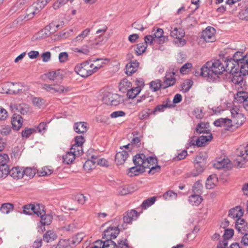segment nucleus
I'll use <instances>...</instances> for the list:
<instances>
[{
	"instance_id": "1",
	"label": "nucleus",
	"mask_w": 248,
	"mask_h": 248,
	"mask_svg": "<svg viewBox=\"0 0 248 248\" xmlns=\"http://www.w3.org/2000/svg\"><path fill=\"white\" fill-rule=\"evenodd\" d=\"M225 71L223 63L219 60H215L210 65L207 62L201 68V75L207 77L208 79L214 81L218 78V76Z\"/></svg>"
},
{
	"instance_id": "2",
	"label": "nucleus",
	"mask_w": 248,
	"mask_h": 248,
	"mask_svg": "<svg viewBox=\"0 0 248 248\" xmlns=\"http://www.w3.org/2000/svg\"><path fill=\"white\" fill-rule=\"evenodd\" d=\"M101 67L102 65H94L93 63H90V61H86L77 64L74 70L81 77L87 78L96 73Z\"/></svg>"
},
{
	"instance_id": "3",
	"label": "nucleus",
	"mask_w": 248,
	"mask_h": 248,
	"mask_svg": "<svg viewBox=\"0 0 248 248\" xmlns=\"http://www.w3.org/2000/svg\"><path fill=\"white\" fill-rule=\"evenodd\" d=\"M135 165L140 167H142L145 169L147 167H149L150 162H155V157L153 156H149L146 157V155L143 154H139L135 155L133 159Z\"/></svg>"
},
{
	"instance_id": "4",
	"label": "nucleus",
	"mask_w": 248,
	"mask_h": 248,
	"mask_svg": "<svg viewBox=\"0 0 248 248\" xmlns=\"http://www.w3.org/2000/svg\"><path fill=\"white\" fill-rule=\"evenodd\" d=\"M43 89L51 93H57L59 94L67 93L71 90L70 87H64L63 85L58 83L53 84H44L43 85Z\"/></svg>"
},
{
	"instance_id": "5",
	"label": "nucleus",
	"mask_w": 248,
	"mask_h": 248,
	"mask_svg": "<svg viewBox=\"0 0 248 248\" xmlns=\"http://www.w3.org/2000/svg\"><path fill=\"white\" fill-rule=\"evenodd\" d=\"M230 112L234 126L238 127L243 124L246 121V117L238 108H232L230 109Z\"/></svg>"
},
{
	"instance_id": "6",
	"label": "nucleus",
	"mask_w": 248,
	"mask_h": 248,
	"mask_svg": "<svg viewBox=\"0 0 248 248\" xmlns=\"http://www.w3.org/2000/svg\"><path fill=\"white\" fill-rule=\"evenodd\" d=\"M240 71L232 74L230 77V81L232 83V86L238 90L242 88L246 84V81L244 80L243 76Z\"/></svg>"
},
{
	"instance_id": "7",
	"label": "nucleus",
	"mask_w": 248,
	"mask_h": 248,
	"mask_svg": "<svg viewBox=\"0 0 248 248\" xmlns=\"http://www.w3.org/2000/svg\"><path fill=\"white\" fill-rule=\"evenodd\" d=\"M170 31V36L177 39V41H179V45L178 46H183L186 44V40L182 39L185 34V32L183 29L181 28L171 27Z\"/></svg>"
},
{
	"instance_id": "8",
	"label": "nucleus",
	"mask_w": 248,
	"mask_h": 248,
	"mask_svg": "<svg viewBox=\"0 0 248 248\" xmlns=\"http://www.w3.org/2000/svg\"><path fill=\"white\" fill-rule=\"evenodd\" d=\"M216 33L214 28L208 26L201 32V38L206 42H213L216 40Z\"/></svg>"
},
{
	"instance_id": "9",
	"label": "nucleus",
	"mask_w": 248,
	"mask_h": 248,
	"mask_svg": "<svg viewBox=\"0 0 248 248\" xmlns=\"http://www.w3.org/2000/svg\"><path fill=\"white\" fill-rule=\"evenodd\" d=\"M223 63L225 71L231 74H234L239 71V63H236L234 60L231 58L226 59Z\"/></svg>"
},
{
	"instance_id": "10",
	"label": "nucleus",
	"mask_w": 248,
	"mask_h": 248,
	"mask_svg": "<svg viewBox=\"0 0 248 248\" xmlns=\"http://www.w3.org/2000/svg\"><path fill=\"white\" fill-rule=\"evenodd\" d=\"M164 31L162 29L154 27L152 30V35L156 43L163 44L168 41V37L164 35Z\"/></svg>"
},
{
	"instance_id": "11",
	"label": "nucleus",
	"mask_w": 248,
	"mask_h": 248,
	"mask_svg": "<svg viewBox=\"0 0 248 248\" xmlns=\"http://www.w3.org/2000/svg\"><path fill=\"white\" fill-rule=\"evenodd\" d=\"M39 10L34 5L33 3L31 5L29 6L26 10V12L24 15L20 16L18 18V20H28L33 18L35 15L38 14L39 12Z\"/></svg>"
},
{
	"instance_id": "12",
	"label": "nucleus",
	"mask_w": 248,
	"mask_h": 248,
	"mask_svg": "<svg viewBox=\"0 0 248 248\" xmlns=\"http://www.w3.org/2000/svg\"><path fill=\"white\" fill-rule=\"evenodd\" d=\"M126 241V239L124 241H121L118 242V245H117L112 240L106 239L103 241H102L103 246H102V248H128V244Z\"/></svg>"
},
{
	"instance_id": "13",
	"label": "nucleus",
	"mask_w": 248,
	"mask_h": 248,
	"mask_svg": "<svg viewBox=\"0 0 248 248\" xmlns=\"http://www.w3.org/2000/svg\"><path fill=\"white\" fill-rule=\"evenodd\" d=\"M248 161V144L244 148H241L238 154V158L235 160L236 165L242 167L244 163Z\"/></svg>"
},
{
	"instance_id": "14",
	"label": "nucleus",
	"mask_w": 248,
	"mask_h": 248,
	"mask_svg": "<svg viewBox=\"0 0 248 248\" xmlns=\"http://www.w3.org/2000/svg\"><path fill=\"white\" fill-rule=\"evenodd\" d=\"M118 95L111 93H106L103 96V101L106 104L111 106H117L119 104Z\"/></svg>"
},
{
	"instance_id": "15",
	"label": "nucleus",
	"mask_w": 248,
	"mask_h": 248,
	"mask_svg": "<svg viewBox=\"0 0 248 248\" xmlns=\"http://www.w3.org/2000/svg\"><path fill=\"white\" fill-rule=\"evenodd\" d=\"M119 233V230L117 227L110 226L106 229L103 234V238L111 240L115 239Z\"/></svg>"
},
{
	"instance_id": "16",
	"label": "nucleus",
	"mask_w": 248,
	"mask_h": 248,
	"mask_svg": "<svg viewBox=\"0 0 248 248\" xmlns=\"http://www.w3.org/2000/svg\"><path fill=\"white\" fill-rule=\"evenodd\" d=\"M234 100L238 103H243V106L247 109L248 107V93L244 91L238 92L234 95Z\"/></svg>"
},
{
	"instance_id": "17",
	"label": "nucleus",
	"mask_w": 248,
	"mask_h": 248,
	"mask_svg": "<svg viewBox=\"0 0 248 248\" xmlns=\"http://www.w3.org/2000/svg\"><path fill=\"white\" fill-rule=\"evenodd\" d=\"M45 75L48 79L58 82H62L63 77V71L60 69L47 72Z\"/></svg>"
},
{
	"instance_id": "18",
	"label": "nucleus",
	"mask_w": 248,
	"mask_h": 248,
	"mask_svg": "<svg viewBox=\"0 0 248 248\" xmlns=\"http://www.w3.org/2000/svg\"><path fill=\"white\" fill-rule=\"evenodd\" d=\"M230 160L225 157L217 158L215 160L213 166L214 168L217 169H229L231 168Z\"/></svg>"
},
{
	"instance_id": "19",
	"label": "nucleus",
	"mask_w": 248,
	"mask_h": 248,
	"mask_svg": "<svg viewBox=\"0 0 248 248\" xmlns=\"http://www.w3.org/2000/svg\"><path fill=\"white\" fill-rule=\"evenodd\" d=\"M81 154L75 150L70 148V151L68 152L64 155H63L62 159L63 162L69 164L72 163L75 159L76 156L80 155Z\"/></svg>"
},
{
	"instance_id": "20",
	"label": "nucleus",
	"mask_w": 248,
	"mask_h": 248,
	"mask_svg": "<svg viewBox=\"0 0 248 248\" xmlns=\"http://www.w3.org/2000/svg\"><path fill=\"white\" fill-rule=\"evenodd\" d=\"M174 107V106L170 100L167 99L163 101L162 104L157 105L153 110L152 112L153 114H155L156 112H163L166 108Z\"/></svg>"
},
{
	"instance_id": "21",
	"label": "nucleus",
	"mask_w": 248,
	"mask_h": 248,
	"mask_svg": "<svg viewBox=\"0 0 248 248\" xmlns=\"http://www.w3.org/2000/svg\"><path fill=\"white\" fill-rule=\"evenodd\" d=\"M139 216V213L135 210L128 211L124 216V221L125 223H130L133 220H136Z\"/></svg>"
},
{
	"instance_id": "22",
	"label": "nucleus",
	"mask_w": 248,
	"mask_h": 248,
	"mask_svg": "<svg viewBox=\"0 0 248 248\" xmlns=\"http://www.w3.org/2000/svg\"><path fill=\"white\" fill-rule=\"evenodd\" d=\"M174 75L175 73L174 72L168 71L166 73L164 81V86L162 87L163 88L172 86L175 84L176 79L174 78Z\"/></svg>"
},
{
	"instance_id": "23",
	"label": "nucleus",
	"mask_w": 248,
	"mask_h": 248,
	"mask_svg": "<svg viewBox=\"0 0 248 248\" xmlns=\"http://www.w3.org/2000/svg\"><path fill=\"white\" fill-rule=\"evenodd\" d=\"M194 170L198 173V175L202 173L205 167V161L201 156H198L194 161Z\"/></svg>"
},
{
	"instance_id": "24",
	"label": "nucleus",
	"mask_w": 248,
	"mask_h": 248,
	"mask_svg": "<svg viewBox=\"0 0 248 248\" xmlns=\"http://www.w3.org/2000/svg\"><path fill=\"white\" fill-rule=\"evenodd\" d=\"M235 226L237 231L242 234H244L248 232V224L243 219H236Z\"/></svg>"
},
{
	"instance_id": "25",
	"label": "nucleus",
	"mask_w": 248,
	"mask_h": 248,
	"mask_svg": "<svg viewBox=\"0 0 248 248\" xmlns=\"http://www.w3.org/2000/svg\"><path fill=\"white\" fill-rule=\"evenodd\" d=\"M128 156L127 152L122 150L117 152L115 155V162L117 165L123 164Z\"/></svg>"
},
{
	"instance_id": "26",
	"label": "nucleus",
	"mask_w": 248,
	"mask_h": 248,
	"mask_svg": "<svg viewBox=\"0 0 248 248\" xmlns=\"http://www.w3.org/2000/svg\"><path fill=\"white\" fill-rule=\"evenodd\" d=\"M243 214V209L239 206H236L230 210L229 217L233 219H241Z\"/></svg>"
},
{
	"instance_id": "27",
	"label": "nucleus",
	"mask_w": 248,
	"mask_h": 248,
	"mask_svg": "<svg viewBox=\"0 0 248 248\" xmlns=\"http://www.w3.org/2000/svg\"><path fill=\"white\" fill-rule=\"evenodd\" d=\"M139 66V63L137 61L131 62L127 64L125 67V73L128 76H131L136 72Z\"/></svg>"
},
{
	"instance_id": "28",
	"label": "nucleus",
	"mask_w": 248,
	"mask_h": 248,
	"mask_svg": "<svg viewBox=\"0 0 248 248\" xmlns=\"http://www.w3.org/2000/svg\"><path fill=\"white\" fill-rule=\"evenodd\" d=\"M75 143L72 146L71 148L72 149L76 150V148H77L78 152L82 153V144L85 141L84 138L82 136H76L75 138Z\"/></svg>"
},
{
	"instance_id": "29",
	"label": "nucleus",
	"mask_w": 248,
	"mask_h": 248,
	"mask_svg": "<svg viewBox=\"0 0 248 248\" xmlns=\"http://www.w3.org/2000/svg\"><path fill=\"white\" fill-rule=\"evenodd\" d=\"M11 123L13 128L16 130H18L22 125V118L19 115L15 114L12 117Z\"/></svg>"
},
{
	"instance_id": "30",
	"label": "nucleus",
	"mask_w": 248,
	"mask_h": 248,
	"mask_svg": "<svg viewBox=\"0 0 248 248\" xmlns=\"http://www.w3.org/2000/svg\"><path fill=\"white\" fill-rule=\"evenodd\" d=\"M9 173L13 178L16 179L22 178L24 176L23 170L18 167L13 168Z\"/></svg>"
},
{
	"instance_id": "31",
	"label": "nucleus",
	"mask_w": 248,
	"mask_h": 248,
	"mask_svg": "<svg viewBox=\"0 0 248 248\" xmlns=\"http://www.w3.org/2000/svg\"><path fill=\"white\" fill-rule=\"evenodd\" d=\"M144 171L145 169H143L142 167L135 165L134 166L131 167L128 169L127 174L130 177H133L134 176L138 175Z\"/></svg>"
},
{
	"instance_id": "32",
	"label": "nucleus",
	"mask_w": 248,
	"mask_h": 248,
	"mask_svg": "<svg viewBox=\"0 0 248 248\" xmlns=\"http://www.w3.org/2000/svg\"><path fill=\"white\" fill-rule=\"evenodd\" d=\"M57 238L56 233L52 230L46 231L44 234L43 239L46 243L51 242Z\"/></svg>"
},
{
	"instance_id": "33",
	"label": "nucleus",
	"mask_w": 248,
	"mask_h": 248,
	"mask_svg": "<svg viewBox=\"0 0 248 248\" xmlns=\"http://www.w3.org/2000/svg\"><path fill=\"white\" fill-rule=\"evenodd\" d=\"M75 131L77 133H83L87 130V124L85 122H78L75 124L74 126Z\"/></svg>"
},
{
	"instance_id": "34",
	"label": "nucleus",
	"mask_w": 248,
	"mask_h": 248,
	"mask_svg": "<svg viewBox=\"0 0 248 248\" xmlns=\"http://www.w3.org/2000/svg\"><path fill=\"white\" fill-rule=\"evenodd\" d=\"M135 190L136 188L133 185H125L119 188V192L122 195H125L133 192Z\"/></svg>"
},
{
	"instance_id": "35",
	"label": "nucleus",
	"mask_w": 248,
	"mask_h": 248,
	"mask_svg": "<svg viewBox=\"0 0 248 248\" xmlns=\"http://www.w3.org/2000/svg\"><path fill=\"white\" fill-rule=\"evenodd\" d=\"M239 71L243 76L248 75V53L246 55L244 61L239 65Z\"/></svg>"
},
{
	"instance_id": "36",
	"label": "nucleus",
	"mask_w": 248,
	"mask_h": 248,
	"mask_svg": "<svg viewBox=\"0 0 248 248\" xmlns=\"http://www.w3.org/2000/svg\"><path fill=\"white\" fill-rule=\"evenodd\" d=\"M217 178L215 174L210 175L207 179L205 186L207 189H212L216 186Z\"/></svg>"
},
{
	"instance_id": "37",
	"label": "nucleus",
	"mask_w": 248,
	"mask_h": 248,
	"mask_svg": "<svg viewBox=\"0 0 248 248\" xmlns=\"http://www.w3.org/2000/svg\"><path fill=\"white\" fill-rule=\"evenodd\" d=\"M207 135H202L197 139L198 147L204 145L207 142L211 140L212 139V135L211 133H207Z\"/></svg>"
},
{
	"instance_id": "38",
	"label": "nucleus",
	"mask_w": 248,
	"mask_h": 248,
	"mask_svg": "<svg viewBox=\"0 0 248 248\" xmlns=\"http://www.w3.org/2000/svg\"><path fill=\"white\" fill-rule=\"evenodd\" d=\"M202 199L200 194H192L189 197L188 201L192 205H199L202 202Z\"/></svg>"
},
{
	"instance_id": "39",
	"label": "nucleus",
	"mask_w": 248,
	"mask_h": 248,
	"mask_svg": "<svg viewBox=\"0 0 248 248\" xmlns=\"http://www.w3.org/2000/svg\"><path fill=\"white\" fill-rule=\"evenodd\" d=\"M209 124L208 123H200L196 126V131L200 133L207 134L209 131Z\"/></svg>"
},
{
	"instance_id": "40",
	"label": "nucleus",
	"mask_w": 248,
	"mask_h": 248,
	"mask_svg": "<svg viewBox=\"0 0 248 248\" xmlns=\"http://www.w3.org/2000/svg\"><path fill=\"white\" fill-rule=\"evenodd\" d=\"M38 173L40 176H46L51 174L53 170L50 167H44L38 170Z\"/></svg>"
},
{
	"instance_id": "41",
	"label": "nucleus",
	"mask_w": 248,
	"mask_h": 248,
	"mask_svg": "<svg viewBox=\"0 0 248 248\" xmlns=\"http://www.w3.org/2000/svg\"><path fill=\"white\" fill-rule=\"evenodd\" d=\"M141 92L140 87H136L127 90V96L129 99L135 98Z\"/></svg>"
},
{
	"instance_id": "42",
	"label": "nucleus",
	"mask_w": 248,
	"mask_h": 248,
	"mask_svg": "<svg viewBox=\"0 0 248 248\" xmlns=\"http://www.w3.org/2000/svg\"><path fill=\"white\" fill-rule=\"evenodd\" d=\"M14 205L10 203H5L1 205L0 211L2 214H8L13 210Z\"/></svg>"
},
{
	"instance_id": "43",
	"label": "nucleus",
	"mask_w": 248,
	"mask_h": 248,
	"mask_svg": "<svg viewBox=\"0 0 248 248\" xmlns=\"http://www.w3.org/2000/svg\"><path fill=\"white\" fill-rule=\"evenodd\" d=\"M162 86L163 87L164 85H162L161 80L159 79L152 81L150 83V88L153 92L158 91Z\"/></svg>"
},
{
	"instance_id": "44",
	"label": "nucleus",
	"mask_w": 248,
	"mask_h": 248,
	"mask_svg": "<svg viewBox=\"0 0 248 248\" xmlns=\"http://www.w3.org/2000/svg\"><path fill=\"white\" fill-rule=\"evenodd\" d=\"M32 212L37 215L38 217H40L41 215L45 214V212L44 210V207L43 205L40 204H32Z\"/></svg>"
},
{
	"instance_id": "45",
	"label": "nucleus",
	"mask_w": 248,
	"mask_h": 248,
	"mask_svg": "<svg viewBox=\"0 0 248 248\" xmlns=\"http://www.w3.org/2000/svg\"><path fill=\"white\" fill-rule=\"evenodd\" d=\"M16 109L22 115L27 114L30 111V108L26 104H21L17 106Z\"/></svg>"
},
{
	"instance_id": "46",
	"label": "nucleus",
	"mask_w": 248,
	"mask_h": 248,
	"mask_svg": "<svg viewBox=\"0 0 248 248\" xmlns=\"http://www.w3.org/2000/svg\"><path fill=\"white\" fill-rule=\"evenodd\" d=\"M90 31L91 30L89 28L85 29L75 38V41L78 43L81 42L89 34Z\"/></svg>"
},
{
	"instance_id": "47",
	"label": "nucleus",
	"mask_w": 248,
	"mask_h": 248,
	"mask_svg": "<svg viewBox=\"0 0 248 248\" xmlns=\"http://www.w3.org/2000/svg\"><path fill=\"white\" fill-rule=\"evenodd\" d=\"M40 222L43 225H49L52 220V217L50 215H41L40 217Z\"/></svg>"
},
{
	"instance_id": "48",
	"label": "nucleus",
	"mask_w": 248,
	"mask_h": 248,
	"mask_svg": "<svg viewBox=\"0 0 248 248\" xmlns=\"http://www.w3.org/2000/svg\"><path fill=\"white\" fill-rule=\"evenodd\" d=\"M131 86V83L128 81V79L124 78L122 79L119 84L120 90L124 92L125 90H128V88Z\"/></svg>"
},
{
	"instance_id": "49",
	"label": "nucleus",
	"mask_w": 248,
	"mask_h": 248,
	"mask_svg": "<svg viewBox=\"0 0 248 248\" xmlns=\"http://www.w3.org/2000/svg\"><path fill=\"white\" fill-rule=\"evenodd\" d=\"M150 163L149 164L150 166L149 167H147L146 168L150 169L149 171V173L151 174H154L156 172H158L160 170V166L157 165H156L157 163V159L155 157V162H150Z\"/></svg>"
},
{
	"instance_id": "50",
	"label": "nucleus",
	"mask_w": 248,
	"mask_h": 248,
	"mask_svg": "<svg viewBox=\"0 0 248 248\" xmlns=\"http://www.w3.org/2000/svg\"><path fill=\"white\" fill-rule=\"evenodd\" d=\"M147 45L144 43H140L137 44L135 49V53L137 55H140L143 54L147 48Z\"/></svg>"
},
{
	"instance_id": "51",
	"label": "nucleus",
	"mask_w": 248,
	"mask_h": 248,
	"mask_svg": "<svg viewBox=\"0 0 248 248\" xmlns=\"http://www.w3.org/2000/svg\"><path fill=\"white\" fill-rule=\"evenodd\" d=\"M245 57H246V55H243L242 52L237 51L233 54V58L231 59L234 60L236 63H239V65H240L244 61Z\"/></svg>"
},
{
	"instance_id": "52",
	"label": "nucleus",
	"mask_w": 248,
	"mask_h": 248,
	"mask_svg": "<svg viewBox=\"0 0 248 248\" xmlns=\"http://www.w3.org/2000/svg\"><path fill=\"white\" fill-rule=\"evenodd\" d=\"M163 197L166 200L170 201L176 199L177 197V194L172 190H170L163 194Z\"/></svg>"
},
{
	"instance_id": "53",
	"label": "nucleus",
	"mask_w": 248,
	"mask_h": 248,
	"mask_svg": "<svg viewBox=\"0 0 248 248\" xmlns=\"http://www.w3.org/2000/svg\"><path fill=\"white\" fill-rule=\"evenodd\" d=\"M32 102L33 105L39 108L43 107L45 102L43 98L40 97H33Z\"/></svg>"
},
{
	"instance_id": "54",
	"label": "nucleus",
	"mask_w": 248,
	"mask_h": 248,
	"mask_svg": "<svg viewBox=\"0 0 248 248\" xmlns=\"http://www.w3.org/2000/svg\"><path fill=\"white\" fill-rule=\"evenodd\" d=\"M156 198L155 197H152L146 200H144L141 204V207L143 209H146L147 208L152 205L155 202Z\"/></svg>"
},
{
	"instance_id": "55",
	"label": "nucleus",
	"mask_w": 248,
	"mask_h": 248,
	"mask_svg": "<svg viewBox=\"0 0 248 248\" xmlns=\"http://www.w3.org/2000/svg\"><path fill=\"white\" fill-rule=\"evenodd\" d=\"M153 110L150 108H147L141 111L139 113V118L140 120H144L148 119L151 114H153Z\"/></svg>"
},
{
	"instance_id": "56",
	"label": "nucleus",
	"mask_w": 248,
	"mask_h": 248,
	"mask_svg": "<svg viewBox=\"0 0 248 248\" xmlns=\"http://www.w3.org/2000/svg\"><path fill=\"white\" fill-rule=\"evenodd\" d=\"M192 85L193 81L191 80H186L182 85V91L185 93L187 92L191 88Z\"/></svg>"
},
{
	"instance_id": "57",
	"label": "nucleus",
	"mask_w": 248,
	"mask_h": 248,
	"mask_svg": "<svg viewBox=\"0 0 248 248\" xmlns=\"http://www.w3.org/2000/svg\"><path fill=\"white\" fill-rule=\"evenodd\" d=\"M93 159L87 160L83 165V168L85 170H90L93 167L94 163L96 162L93 156H92Z\"/></svg>"
},
{
	"instance_id": "58",
	"label": "nucleus",
	"mask_w": 248,
	"mask_h": 248,
	"mask_svg": "<svg viewBox=\"0 0 248 248\" xmlns=\"http://www.w3.org/2000/svg\"><path fill=\"white\" fill-rule=\"evenodd\" d=\"M202 185L200 181H197L194 184L192 188V191L194 193L200 194L202 192Z\"/></svg>"
},
{
	"instance_id": "59",
	"label": "nucleus",
	"mask_w": 248,
	"mask_h": 248,
	"mask_svg": "<svg viewBox=\"0 0 248 248\" xmlns=\"http://www.w3.org/2000/svg\"><path fill=\"white\" fill-rule=\"evenodd\" d=\"M49 1L50 0H37V1L34 2L33 4L38 10L40 11Z\"/></svg>"
},
{
	"instance_id": "60",
	"label": "nucleus",
	"mask_w": 248,
	"mask_h": 248,
	"mask_svg": "<svg viewBox=\"0 0 248 248\" xmlns=\"http://www.w3.org/2000/svg\"><path fill=\"white\" fill-rule=\"evenodd\" d=\"M60 26V24H56L55 23L52 22L50 23L48 26H46L45 28L42 30V32H44L46 36H48L50 34L49 30H50L51 28L56 27V28L58 29Z\"/></svg>"
},
{
	"instance_id": "61",
	"label": "nucleus",
	"mask_w": 248,
	"mask_h": 248,
	"mask_svg": "<svg viewBox=\"0 0 248 248\" xmlns=\"http://www.w3.org/2000/svg\"><path fill=\"white\" fill-rule=\"evenodd\" d=\"M11 131V127L8 125H2L0 127V133L3 136L9 135Z\"/></svg>"
},
{
	"instance_id": "62",
	"label": "nucleus",
	"mask_w": 248,
	"mask_h": 248,
	"mask_svg": "<svg viewBox=\"0 0 248 248\" xmlns=\"http://www.w3.org/2000/svg\"><path fill=\"white\" fill-rule=\"evenodd\" d=\"M36 170L31 168H27L23 170L24 175L30 178L33 177L36 173Z\"/></svg>"
},
{
	"instance_id": "63",
	"label": "nucleus",
	"mask_w": 248,
	"mask_h": 248,
	"mask_svg": "<svg viewBox=\"0 0 248 248\" xmlns=\"http://www.w3.org/2000/svg\"><path fill=\"white\" fill-rule=\"evenodd\" d=\"M51 121V120L49 121L47 123H40L36 127L38 132L40 133H45L46 130L47 124H49Z\"/></svg>"
},
{
	"instance_id": "64",
	"label": "nucleus",
	"mask_w": 248,
	"mask_h": 248,
	"mask_svg": "<svg viewBox=\"0 0 248 248\" xmlns=\"http://www.w3.org/2000/svg\"><path fill=\"white\" fill-rule=\"evenodd\" d=\"M239 17L241 19H248V5H246L245 9L239 12Z\"/></svg>"
}]
</instances>
